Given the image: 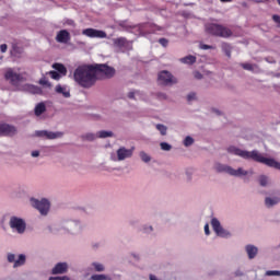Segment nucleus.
<instances>
[{"instance_id": "obj_1", "label": "nucleus", "mask_w": 280, "mask_h": 280, "mask_svg": "<svg viewBox=\"0 0 280 280\" xmlns=\"http://www.w3.org/2000/svg\"><path fill=\"white\" fill-rule=\"evenodd\" d=\"M115 68L106 66L104 63L81 65L74 70L73 79L80 86L89 89L93 84H95L97 77L112 78L115 75Z\"/></svg>"}, {"instance_id": "obj_2", "label": "nucleus", "mask_w": 280, "mask_h": 280, "mask_svg": "<svg viewBox=\"0 0 280 280\" xmlns=\"http://www.w3.org/2000/svg\"><path fill=\"white\" fill-rule=\"evenodd\" d=\"M228 153L240 156L244 160H253L257 163H261L268 167L280 171V162L276 161L272 158L264 156L258 150L247 151L235 145H230L228 148Z\"/></svg>"}, {"instance_id": "obj_3", "label": "nucleus", "mask_w": 280, "mask_h": 280, "mask_svg": "<svg viewBox=\"0 0 280 280\" xmlns=\"http://www.w3.org/2000/svg\"><path fill=\"white\" fill-rule=\"evenodd\" d=\"M205 30L209 35L220 38H230L233 36V31H231V28L218 23H207Z\"/></svg>"}, {"instance_id": "obj_4", "label": "nucleus", "mask_w": 280, "mask_h": 280, "mask_svg": "<svg viewBox=\"0 0 280 280\" xmlns=\"http://www.w3.org/2000/svg\"><path fill=\"white\" fill-rule=\"evenodd\" d=\"M113 46L118 52L131 51L133 46L126 37L113 38Z\"/></svg>"}, {"instance_id": "obj_5", "label": "nucleus", "mask_w": 280, "mask_h": 280, "mask_svg": "<svg viewBox=\"0 0 280 280\" xmlns=\"http://www.w3.org/2000/svg\"><path fill=\"white\" fill-rule=\"evenodd\" d=\"M9 226L18 234H24L26 231V222L22 218L11 217L9 220Z\"/></svg>"}, {"instance_id": "obj_6", "label": "nucleus", "mask_w": 280, "mask_h": 280, "mask_svg": "<svg viewBox=\"0 0 280 280\" xmlns=\"http://www.w3.org/2000/svg\"><path fill=\"white\" fill-rule=\"evenodd\" d=\"M31 206L39 210V213H42L43 215H46L50 209V202L48 201V199L38 200L36 198H31Z\"/></svg>"}, {"instance_id": "obj_7", "label": "nucleus", "mask_w": 280, "mask_h": 280, "mask_svg": "<svg viewBox=\"0 0 280 280\" xmlns=\"http://www.w3.org/2000/svg\"><path fill=\"white\" fill-rule=\"evenodd\" d=\"M62 225L66 228V232L71 234H79L83 229V224L78 220L65 221Z\"/></svg>"}, {"instance_id": "obj_8", "label": "nucleus", "mask_w": 280, "mask_h": 280, "mask_svg": "<svg viewBox=\"0 0 280 280\" xmlns=\"http://www.w3.org/2000/svg\"><path fill=\"white\" fill-rule=\"evenodd\" d=\"M82 35L88 37V38H97V39H106L107 34L103 30H97V28H84L82 31Z\"/></svg>"}, {"instance_id": "obj_9", "label": "nucleus", "mask_w": 280, "mask_h": 280, "mask_svg": "<svg viewBox=\"0 0 280 280\" xmlns=\"http://www.w3.org/2000/svg\"><path fill=\"white\" fill-rule=\"evenodd\" d=\"M158 82L162 85H170L176 83V79L167 70H164L158 74Z\"/></svg>"}, {"instance_id": "obj_10", "label": "nucleus", "mask_w": 280, "mask_h": 280, "mask_svg": "<svg viewBox=\"0 0 280 280\" xmlns=\"http://www.w3.org/2000/svg\"><path fill=\"white\" fill-rule=\"evenodd\" d=\"M211 225H212V229L213 231L215 232V234L220 237H223V238H229L231 237V232L224 230L222 226H221V223L219 222L218 219L213 218L211 220Z\"/></svg>"}, {"instance_id": "obj_11", "label": "nucleus", "mask_w": 280, "mask_h": 280, "mask_svg": "<svg viewBox=\"0 0 280 280\" xmlns=\"http://www.w3.org/2000/svg\"><path fill=\"white\" fill-rule=\"evenodd\" d=\"M7 260L10 264H13V268H20L26 264V256L24 254H20L15 259V255L9 253L7 255Z\"/></svg>"}, {"instance_id": "obj_12", "label": "nucleus", "mask_w": 280, "mask_h": 280, "mask_svg": "<svg viewBox=\"0 0 280 280\" xmlns=\"http://www.w3.org/2000/svg\"><path fill=\"white\" fill-rule=\"evenodd\" d=\"M61 131H47V130H42V131H35V137L47 139V140H55L59 139L62 137Z\"/></svg>"}, {"instance_id": "obj_13", "label": "nucleus", "mask_w": 280, "mask_h": 280, "mask_svg": "<svg viewBox=\"0 0 280 280\" xmlns=\"http://www.w3.org/2000/svg\"><path fill=\"white\" fill-rule=\"evenodd\" d=\"M4 79L15 85L22 80V75L14 72L12 68H8L4 72Z\"/></svg>"}, {"instance_id": "obj_14", "label": "nucleus", "mask_w": 280, "mask_h": 280, "mask_svg": "<svg viewBox=\"0 0 280 280\" xmlns=\"http://www.w3.org/2000/svg\"><path fill=\"white\" fill-rule=\"evenodd\" d=\"M133 155V148L127 149L126 147H120L117 150V161L121 162L127 159L132 158Z\"/></svg>"}, {"instance_id": "obj_15", "label": "nucleus", "mask_w": 280, "mask_h": 280, "mask_svg": "<svg viewBox=\"0 0 280 280\" xmlns=\"http://www.w3.org/2000/svg\"><path fill=\"white\" fill-rule=\"evenodd\" d=\"M14 135H16V127L10 126L8 124L0 125V136L12 137Z\"/></svg>"}, {"instance_id": "obj_16", "label": "nucleus", "mask_w": 280, "mask_h": 280, "mask_svg": "<svg viewBox=\"0 0 280 280\" xmlns=\"http://www.w3.org/2000/svg\"><path fill=\"white\" fill-rule=\"evenodd\" d=\"M59 44H68L70 40V33L67 30H60L56 36Z\"/></svg>"}, {"instance_id": "obj_17", "label": "nucleus", "mask_w": 280, "mask_h": 280, "mask_svg": "<svg viewBox=\"0 0 280 280\" xmlns=\"http://www.w3.org/2000/svg\"><path fill=\"white\" fill-rule=\"evenodd\" d=\"M68 271V265L66 262H57V265L51 270L54 276L56 275H63Z\"/></svg>"}, {"instance_id": "obj_18", "label": "nucleus", "mask_w": 280, "mask_h": 280, "mask_svg": "<svg viewBox=\"0 0 280 280\" xmlns=\"http://www.w3.org/2000/svg\"><path fill=\"white\" fill-rule=\"evenodd\" d=\"M229 175L233 177H243V176H247L248 172L245 171L243 167H238L237 170L231 167Z\"/></svg>"}, {"instance_id": "obj_19", "label": "nucleus", "mask_w": 280, "mask_h": 280, "mask_svg": "<svg viewBox=\"0 0 280 280\" xmlns=\"http://www.w3.org/2000/svg\"><path fill=\"white\" fill-rule=\"evenodd\" d=\"M245 250L249 259H255L258 254V248L254 245H247Z\"/></svg>"}, {"instance_id": "obj_20", "label": "nucleus", "mask_w": 280, "mask_h": 280, "mask_svg": "<svg viewBox=\"0 0 280 280\" xmlns=\"http://www.w3.org/2000/svg\"><path fill=\"white\" fill-rule=\"evenodd\" d=\"M215 171L218 173H225V174H230L231 173V166L225 165V164H221V163H217L215 164Z\"/></svg>"}, {"instance_id": "obj_21", "label": "nucleus", "mask_w": 280, "mask_h": 280, "mask_svg": "<svg viewBox=\"0 0 280 280\" xmlns=\"http://www.w3.org/2000/svg\"><path fill=\"white\" fill-rule=\"evenodd\" d=\"M280 202V198L279 197H267L265 199V206L270 208V207H275V205H279Z\"/></svg>"}, {"instance_id": "obj_22", "label": "nucleus", "mask_w": 280, "mask_h": 280, "mask_svg": "<svg viewBox=\"0 0 280 280\" xmlns=\"http://www.w3.org/2000/svg\"><path fill=\"white\" fill-rule=\"evenodd\" d=\"M56 92L58 94H62L66 98L70 97V90L65 85H60V84L57 85L56 86Z\"/></svg>"}, {"instance_id": "obj_23", "label": "nucleus", "mask_w": 280, "mask_h": 280, "mask_svg": "<svg viewBox=\"0 0 280 280\" xmlns=\"http://www.w3.org/2000/svg\"><path fill=\"white\" fill-rule=\"evenodd\" d=\"M25 90L28 91V93L31 94H42L43 92L40 88L33 84H26Z\"/></svg>"}, {"instance_id": "obj_24", "label": "nucleus", "mask_w": 280, "mask_h": 280, "mask_svg": "<svg viewBox=\"0 0 280 280\" xmlns=\"http://www.w3.org/2000/svg\"><path fill=\"white\" fill-rule=\"evenodd\" d=\"M221 49L222 51L225 54V56L228 58H231V51L233 50V48L231 47V44L229 43H222L221 44Z\"/></svg>"}, {"instance_id": "obj_25", "label": "nucleus", "mask_w": 280, "mask_h": 280, "mask_svg": "<svg viewBox=\"0 0 280 280\" xmlns=\"http://www.w3.org/2000/svg\"><path fill=\"white\" fill-rule=\"evenodd\" d=\"M46 112V105L44 103H39L35 106V116L39 117Z\"/></svg>"}, {"instance_id": "obj_26", "label": "nucleus", "mask_w": 280, "mask_h": 280, "mask_svg": "<svg viewBox=\"0 0 280 280\" xmlns=\"http://www.w3.org/2000/svg\"><path fill=\"white\" fill-rule=\"evenodd\" d=\"M91 280H113V278L108 275H104V273H95V275H92Z\"/></svg>"}, {"instance_id": "obj_27", "label": "nucleus", "mask_w": 280, "mask_h": 280, "mask_svg": "<svg viewBox=\"0 0 280 280\" xmlns=\"http://www.w3.org/2000/svg\"><path fill=\"white\" fill-rule=\"evenodd\" d=\"M180 62H183L184 65H195L196 62V57L195 56H186L184 58L180 59Z\"/></svg>"}, {"instance_id": "obj_28", "label": "nucleus", "mask_w": 280, "mask_h": 280, "mask_svg": "<svg viewBox=\"0 0 280 280\" xmlns=\"http://www.w3.org/2000/svg\"><path fill=\"white\" fill-rule=\"evenodd\" d=\"M96 137L101 139L112 138L114 137V131H97Z\"/></svg>"}, {"instance_id": "obj_29", "label": "nucleus", "mask_w": 280, "mask_h": 280, "mask_svg": "<svg viewBox=\"0 0 280 280\" xmlns=\"http://www.w3.org/2000/svg\"><path fill=\"white\" fill-rule=\"evenodd\" d=\"M54 69H56V71L58 73H60L61 75H66L67 73V69L65 68V66L62 63H54Z\"/></svg>"}, {"instance_id": "obj_30", "label": "nucleus", "mask_w": 280, "mask_h": 280, "mask_svg": "<svg viewBox=\"0 0 280 280\" xmlns=\"http://www.w3.org/2000/svg\"><path fill=\"white\" fill-rule=\"evenodd\" d=\"M139 156L141 159V161L144 163L151 162V156L144 151H140Z\"/></svg>"}, {"instance_id": "obj_31", "label": "nucleus", "mask_w": 280, "mask_h": 280, "mask_svg": "<svg viewBox=\"0 0 280 280\" xmlns=\"http://www.w3.org/2000/svg\"><path fill=\"white\" fill-rule=\"evenodd\" d=\"M92 267L96 272H104L105 267L102 265V262H92Z\"/></svg>"}, {"instance_id": "obj_32", "label": "nucleus", "mask_w": 280, "mask_h": 280, "mask_svg": "<svg viewBox=\"0 0 280 280\" xmlns=\"http://www.w3.org/2000/svg\"><path fill=\"white\" fill-rule=\"evenodd\" d=\"M82 139L86 141H95V139H97V133H84Z\"/></svg>"}, {"instance_id": "obj_33", "label": "nucleus", "mask_w": 280, "mask_h": 280, "mask_svg": "<svg viewBox=\"0 0 280 280\" xmlns=\"http://www.w3.org/2000/svg\"><path fill=\"white\" fill-rule=\"evenodd\" d=\"M268 184H269L268 177H267L266 175H260V176H259V185H260L261 187H267Z\"/></svg>"}, {"instance_id": "obj_34", "label": "nucleus", "mask_w": 280, "mask_h": 280, "mask_svg": "<svg viewBox=\"0 0 280 280\" xmlns=\"http://www.w3.org/2000/svg\"><path fill=\"white\" fill-rule=\"evenodd\" d=\"M155 128L162 136L167 135V127H165L164 125H156Z\"/></svg>"}, {"instance_id": "obj_35", "label": "nucleus", "mask_w": 280, "mask_h": 280, "mask_svg": "<svg viewBox=\"0 0 280 280\" xmlns=\"http://www.w3.org/2000/svg\"><path fill=\"white\" fill-rule=\"evenodd\" d=\"M241 67L245 69V71H254L256 66L253 63H241Z\"/></svg>"}, {"instance_id": "obj_36", "label": "nucleus", "mask_w": 280, "mask_h": 280, "mask_svg": "<svg viewBox=\"0 0 280 280\" xmlns=\"http://www.w3.org/2000/svg\"><path fill=\"white\" fill-rule=\"evenodd\" d=\"M140 231L142 233H144V234H150L151 232H153V226H151V225H142Z\"/></svg>"}, {"instance_id": "obj_37", "label": "nucleus", "mask_w": 280, "mask_h": 280, "mask_svg": "<svg viewBox=\"0 0 280 280\" xmlns=\"http://www.w3.org/2000/svg\"><path fill=\"white\" fill-rule=\"evenodd\" d=\"M192 143H194V138H191V136H187V138H185V140H184V145L190 147V145H192Z\"/></svg>"}, {"instance_id": "obj_38", "label": "nucleus", "mask_w": 280, "mask_h": 280, "mask_svg": "<svg viewBox=\"0 0 280 280\" xmlns=\"http://www.w3.org/2000/svg\"><path fill=\"white\" fill-rule=\"evenodd\" d=\"M160 148H162L163 151H170L172 145L168 142H162L160 143Z\"/></svg>"}, {"instance_id": "obj_39", "label": "nucleus", "mask_w": 280, "mask_h": 280, "mask_svg": "<svg viewBox=\"0 0 280 280\" xmlns=\"http://www.w3.org/2000/svg\"><path fill=\"white\" fill-rule=\"evenodd\" d=\"M159 44L162 47L166 48L168 46V40L166 38L162 37V38H159Z\"/></svg>"}, {"instance_id": "obj_40", "label": "nucleus", "mask_w": 280, "mask_h": 280, "mask_svg": "<svg viewBox=\"0 0 280 280\" xmlns=\"http://www.w3.org/2000/svg\"><path fill=\"white\" fill-rule=\"evenodd\" d=\"M49 280H70L68 276L50 277Z\"/></svg>"}, {"instance_id": "obj_41", "label": "nucleus", "mask_w": 280, "mask_h": 280, "mask_svg": "<svg viewBox=\"0 0 280 280\" xmlns=\"http://www.w3.org/2000/svg\"><path fill=\"white\" fill-rule=\"evenodd\" d=\"M267 277H280V271H266Z\"/></svg>"}, {"instance_id": "obj_42", "label": "nucleus", "mask_w": 280, "mask_h": 280, "mask_svg": "<svg viewBox=\"0 0 280 280\" xmlns=\"http://www.w3.org/2000/svg\"><path fill=\"white\" fill-rule=\"evenodd\" d=\"M200 49L201 50H210V49H214V47L211 45H207V44H200Z\"/></svg>"}, {"instance_id": "obj_43", "label": "nucleus", "mask_w": 280, "mask_h": 280, "mask_svg": "<svg viewBox=\"0 0 280 280\" xmlns=\"http://www.w3.org/2000/svg\"><path fill=\"white\" fill-rule=\"evenodd\" d=\"M39 84L45 85V86H50L49 81L45 77L39 79Z\"/></svg>"}, {"instance_id": "obj_44", "label": "nucleus", "mask_w": 280, "mask_h": 280, "mask_svg": "<svg viewBox=\"0 0 280 280\" xmlns=\"http://www.w3.org/2000/svg\"><path fill=\"white\" fill-rule=\"evenodd\" d=\"M49 75H51V78L55 79V80L60 79V74L57 71H50Z\"/></svg>"}, {"instance_id": "obj_45", "label": "nucleus", "mask_w": 280, "mask_h": 280, "mask_svg": "<svg viewBox=\"0 0 280 280\" xmlns=\"http://www.w3.org/2000/svg\"><path fill=\"white\" fill-rule=\"evenodd\" d=\"M272 21L280 26V15L279 14H273L272 15Z\"/></svg>"}, {"instance_id": "obj_46", "label": "nucleus", "mask_w": 280, "mask_h": 280, "mask_svg": "<svg viewBox=\"0 0 280 280\" xmlns=\"http://www.w3.org/2000/svg\"><path fill=\"white\" fill-rule=\"evenodd\" d=\"M0 51H1V54H5L8 51V45L7 44H1L0 45Z\"/></svg>"}, {"instance_id": "obj_47", "label": "nucleus", "mask_w": 280, "mask_h": 280, "mask_svg": "<svg viewBox=\"0 0 280 280\" xmlns=\"http://www.w3.org/2000/svg\"><path fill=\"white\" fill-rule=\"evenodd\" d=\"M187 100H188V102L195 101L196 100V93L191 92L190 94H188Z\"/></svg>"}, {"instance_id": "obj_48", "label": "nucleus", "mask_w": 280, "mask_h": 280, "mask_svg": "<svg viewBox=\"0 0 280 280\" xmlns=\"http://www.w3.org/2000/svg\"><path fill=\"white\" fill-rule=\"evenodd\" d=\"M66 24L69 25V26H73L75 25L74 21L72 19H68L66 20Z\"/></svg>"}, {"instance_id": "obj_49", "label": "nucleus", "mask_w": 280, "mask_h": 280, "mask_svg": "<svg viewBox=\"0 0 280 280\" xmlns=\"http://www.w3.org/2000/svg\"><path fill=\"white\" fill-rule=\"evenodd\" d=\"M136 94H139L138 91L128 93V97L133 100L136 97Z\"/></svg>"}, {"instance_id": "obj_50", "label": "nucleus", "mask_w": 280, "mask_h": 280, "mask_svg": "<svg viewBox=\"0 0 280 280\" xmlns=\"http://www.w3.org/2000/svg\"><path fill=\"white\" fill-rule=\"evenodd\" d=\"M31 156L38 158L39 156V151L38 150H34L33 152H31Z\"/></svg>"}, {"instance_id": "obj_51", "label": "nucleus", "mask_w": 280, "mask_h": 280, "mask_svg": "<svg viewBox=\"0 0 280 280\" xmlns=\"http://www.w3.org/2000/svg\"><path fill=\"white\" fill-rule=\"evenodd\" d=\"M205 233H206V235L210 234L209 224L205 225Z\"/></svg>"}, {"instance_id": "obj_52", "label": "nucleus", "mask_w": 280, "mask_h": 280, "mask_svg": "<svg viewBox=\"0 0 280 280\" xmlns=\"http://www.w3.org/2000/svg\"><path fill=\"white\" fill-rule=\"evenodd\" d=\"M195 78L200 80L202 78V74L200 72L196 71Z\"/></svg>"}, {"instance_id": "obj_53", "label": "nucleus", "mask_w": 280, "mask_h": 280, "mask_svg": "<svg viewBox=\"0 0 280 280\" xmlns=\"http://www.w3.org/2000/svg\"><path fill=\"white\" fill-rule=\"evenodd\" d=\"M149 279H150V280H159V279L156 278V276H154V275H150V276H149Z\"/></svg>"}, {"instance_id": "obj_54", "label": "nucleus", "mask_w": 280, "mask_h": 280, "mask_svg": "<svg viewBox=\"0 0 280 280\" xmlns=\"http://www.w3.org/2000/svg\"><path fill=\"white\" fill-rule=\"evenodd\" d=\"M160 97L166 98V95L165 94H160Z\"/></svg>"}, {"instance_id": "obj_55", "label": "nucleus", "mask_w": 280, "mask_h": 280, "mask_svg": "<svg viewBox=\"0 0 280 280\" xmlns=\"http://www.w3.org/2000/svg\"><path fill=\"white\" fill-rule=\"evenodd\" d=\"M214 113H215L217 115H221V113H220L219 110H214Z\"/></svg>"}, {"instance_id": "obj_56", "label": "nucleus", "mask_w": 280, "mask_h": 280, "mask_svg": "<svg viewBox=\"0 0 280 280\" xmlns=\"http://www.w3.org/2000/svg\"><path fill=\"white\" fill-rule=\"evenodd\" d=\"M236 276H242V272H236Z\"/></svg>"}, {"instance_id": "obj_57", "label": "nucleus", "mask_w": 280, "mask_h": 280, "mask_svg": "<svg viewBox=\"0 0 280 280\" xmlns=\"http://www.w3.org/2000/svg\"><path fill=\"white\" fill-rule=\"evenodd\" d=\"M278 5L280 7V0H277Z\"/></svg>"}, {"instance_id": "obj_58", "label": "nucleus", "mask_w": 280, "mask_h": 280, "mask_svg": "<svg viewBox=\"0 0 280 280\" xmlns=\"http://www.w3.org/2000/svg\"><path fill=\"white\" fill-rule=\"evenodd\" d=\"M133 258L138 259V256H137V255H133Z\"/></svg>"}, {"instance_id": "obj_59", "label": "nucleus", "mask_w": 280, "mask_h": 280, "mask_svg": "<svg viewBox=\"0 0 280 280\" xmlns=\"http://www.w3.org/2000/svg\"><path fill=\"white\" fill-rule=\"evenodd\" d=\"M131 225H135V222H130Z\"/></svg>"}, {"instance_id": "obj_60", "label": "nucleus", "mask_w": 280, "mask_h": 280, "mask_svg": "<svg viewBox=\"0 0 280 280\" xmlns=\"http://www.w3.org/2000/svg\"><path fill=\"white\" fill-rule=\"evenodd\" d=\"M74 35H79V33H74Z\"/></svg>"}]
</instances>
